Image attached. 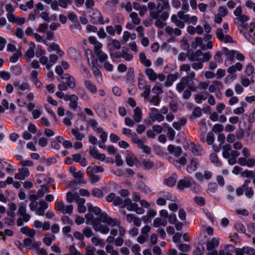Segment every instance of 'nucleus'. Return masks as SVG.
Masks as SVG:
<instances>
[{
	"instance_id": "f257e3e1",
	"label": "nucleus",
	"mask_w": 255,
	"mask_h": 255,
	"mask_svg": "<svg viewBox=\"0 0 255 255\" xmlns=\"http://www.w3.org/2000/svg\"><path fill=\"white\" fill-rule=\"evenodd\" d=\"M210 52L203 53L200 50H197L192 54L188 56L189 60L192 62L191 66L195 70L201 69L203 67V63L208 61L211 58Z\"/></svg>"
},
{
	"instance_id": "f03ea898",
	"label": "nucleus",
	"mask_w": 255,
	"mask_h": 255,
	"mask_svg": "<svg viewBox=\"0 0 255 255\" xmlns=\"http://www.w3.org/2000/svg\"><path fill=\"white\" fill-rule=\"evenodd\" d=\"M157 2V8L159 12L158 21H155L154 25L158 28L162 29L166 25V20L169 17V13L163 11L169 9L170 5L168 0H155Z\"/></svg>"
},
{
	"instance_id": "7ed1b4c3",
	"label": "nucleus",
	"mask_w": 255,
	"mask_h": 255,
	"mask_svg": "<svg viewBox=\"0 0 255 255\" xmlns=\"http://www.w3.org/2000/svg\"><path fill=\"white\" fill-rule=\"evenodd\" d=\"M195 73L192 71L180 79V82L176 84V90L178 93H181L185 90L186 88H187L190 91L195 92L198 88L195 83Z\"/></svg>"
},
{
	"instance_id": "20e7f679",
	"label": "nucleus",
	"mask_w": 255,
	"mask_h": 255,
	"mask_svg": "<svg viewBox=\"0 0 255 255\" xmlns=\"http://www.w3.org/2000/svg\"><path fill=\"white\" fill-rule=\"evenodd\" d=\"M91 213H88L85 215V218L88 221H92V225L94 230L96 232H99L103 234H107L110 231L109 227L106 225L101 223L103 222L102 220V216L103 214L108 215L106 213H103L100 214L98 218H94L93 215Z\"/></svg>"
},
{
	"instance_id": "39448f33",
	"label": "nucleus",
	"mask_w": 255,
	"mask_h": 255,
	"mask_svg": "<svg viewBox=\"0 0 255 255\" xmlns=\"http://www.w3.org/2000/svg\"><path fill=\"white\" fill-rule=\"evenodd\" d=\"M223 156L228 159L230 165H234L237 162L236 158L240 155V152L236 150H233L229 144H225L222 147Z\"/></svg>"
},
{
	"instance_id": "423d86ee",
	"label": "nucleus",
	"mask_w": 255,
	"mask_h": 255,
	"mask_svg": "<svg viewBox=\"0 0 255 255\" xmlns=\"http://www.w3.org/2000/svg\"><path fill=\"white\" fill-rule=\"evenodd\" d=\"M219 245V240L218 238H212L211 239L208 240L206 242V247L209 252L207 255H225V252L224 250H222L218 251L216 250H214Z\"/></svg>"
},
{
	"instance_id": "0eeeda50",
	"label": "nucleus",
	"mask_w": 255,
	"mask_h": 255,
	"mask_svg": "<svg viewBox=\"0 0 255 255\" xmlns=\"http://www.w3.org/2000/svg\"><path fill=\"white\" fill-rule=\"evenodd\" d=\"M102 220L103 223H106L107 226L111 227L117 226L119 229V232L121 237H123L126 234V230L124 227L120 225V221L116 218L113 219L108 215L103 214L102 216Z\"/></svg>"
},
{
	"instance_id": "6e6552de",
	"label": "nucleus",
	"mask_w": 255,
	"mask_h": 255,
	"mask_svg": "<svg viewBox=\"0 0 255 255\" xmlns=\"http://www.w3.org/2000/svg\"><path fill=\"white\" fill-rule=\"evenodd\" d=\"M89 192H67L66 194V200L69 203L75 201L78 203H85V199L81 196H89Z\"/></svg>"
},
{
	"instance_id": "1a4fd4ad",
	"label": "nucleus",
	"mask_w": 255,
	"mask_h": 255,
	"mask_svg": "<svg viewBox=\"0 0 255 255\" xmlns=\"http://www.w3.org/2000/svg\"><path fill=\"white\" fill-rule=\"evenodd\" d=\"M55 209L63 214L71 215L73 213V206L66 205L64 202H57L55 205Z\"/></svg>"
},
{
	"instance_id": "9d476101",
	"label": "nucleus",
	"mask_w": 255,
	"mask_h": 255,
	"mask_svg": "<svg viewBox=\"0 0 255 255\" xmlns=\"http://www.w3.org/2000/svg\"><path fill=\"white\" fill-rule=\"evenodd\" d=\"M149 117L152 122L157 121L158 122H161L164 119V116L159 113L158 109L155 108H152L150 109Z\"/></svg>"
},
{
	"instance_id": "9b49d317",
	"label": "nucleus",
	"mask_w": 255,
	"mask_h": 255,
	"mask_svg": "<svg viewBox=\"0 0 255 255\" xmlns=\"http://www.w3.org/2000/svg\"><path fill=\"white\" fill-rule=\"evenodd\" d=\"M147 7L149 9L150 17L155 20V21H158L159 19V11L157 10V6L153 2H149L147 4Z\"/></svg>"
},
{
	"instance_id": "f8f14e48",
	"label": "nucleus",
	"mask_w": 255,
	"mask_h": 255,
	"mask_svg": "<svg viewBox=\"0 0 255 255\" xmlns=\"http://www.w3.org/2000/svg\"><path fill=\"white\" fill-rule=\"evenodd\" d=\"M193 183L192 179L189 177H184L180 179L177 183V187L179 190H183L186 188L191 187Z\"/></svg>"
},
{
	"instance_id": "ddd939ff",
	"label": "nucleus",
	"mask_w": 255,
	"mask_h": 255,
	"mask_svg": "<svg viewBox=\"0 0 255 255\" xmlns=\"http://www.w3.org/2000/svg\"><path fill=\"white\" fill-rule=\"evenodd\" d=\"M235 254L236 255H255V250L249 247L237 248L235 250Z\"/></svg>"
},
{
	"instance_id": "4468645a",
	"label": "nucleus",
	"mask_w": 255,
	"mask_h": 255,
	"mask_svg": "<svg viewBox=\"0 0 255 255\" xmlns=\"http://www.w3.org/2000/svg\"><path fill=\"white\" fill-rule=\"evenodd\" d=\"M28 45L29 47L25 52V57H26L27 61H30L31 59L34 57L35 54V44L33 42H30Z\"/></svg>"
},
{
	"instance_id": "2eb2a0df",
	"label": "nucleus",
	"mask_w": 255,
	"mask_h": 255,
	"mask_svg": "<svg viewBox=\"0 0 255 255\" xmlns=\"http://www.w3.org/2000/svg\"><path fill=\"white\" fill-rule=\"evenodd\" d=\"M106 200L108 202H113L115 206L120 205L122 204V199L119 196H116L113 192H111L106 197Z\"/></svg>"
},
{
	"instance_id": "dca6fc26",
	"label": "nucleus",
	"mask_w": 255,
	"mask_h": 255,
	"mask_svg": "<svg viewBox=\"0 0 255 255\" xmlns=\"http://www.w3.org/2000/svg\"><path fill=\"white\" fill-rule=\"evenodd\" d=\"M136 204L132 203L130 199L126 198L124 201L122 200V204L120 206L123 208L126 207L128 210L132 211L135 209Z\"/></svg>"
},
{
	"instance_id": "f3484780",
	"label": "nucleus",
	"mask_w": 255,
	"mask_h": 255,
	"mask_svg": "<svg viewBox=\"0 0 255 255\" xmlns=\"http://www.w3.org/2000/svg\"><path fill=\"white\" fill-rule=\"evenodd\" d=\"M38 73L37 71L33 70L31 73L30 79L36 88L41 89L42 84L38 78Z\"/></svg>"
},
{
	"instance_id": "a211bd4d",
	"label": "nucleus",
	"mask_w": 255,
	"mask_h": 255,
	"mask_svg": "<svg viewBox=\"0 0 255 255\" xmlns=\"http://www.w3.org/2000/svg\"><path fill=\"white\" fill-rule=\"evenodd\" d=\"M91 17L95 20V22L99 23L101 24L105 23L102 14L98 10H93Z\"/></svg>"
},
{
	"instance_id": "6ab92c4d",
	"label": "nucleus",
	"mask_w": 255,
	"mask_h": 255,
	"mask_svg": "<svg viewBox=\"0 0 255 255\" xmlns=\"http://www.w3.org/2000/svg\"><path fill=\"white\" fill-rule=\"evenodd\" d=\"M249 20V17L245 14H242L234 19V22L236 25H242L243 28L246 27L244 23Z\"/></svg>"
},
{
	"instance_id": "aec40b11",
	"label": "nucleus",
	"mask_w": 255,
	"mask_h": 255,
	"mask_svg": "<svg viewBox=\"0 0 255 255\" xmlns=\"http://www.w3.org/2000/svg\"><path fill=\"white\" fill-rule=\"evenodd\" d=\"M26 210L25 205L22 203L19 206L18 212L19 214L23 217V220L24 222H28L30 219V215L26 213Z\"/></svg>"
},
{
	"instance_id": "412c9836",
	"label": "nucleus",
	"mask_w": 255,
	"mask_h": 255,
	"mask_svg": "<svg viewBox=\"0 0 255 255\" xmlns=\"http://www.w3.org/2000/svg\"><path fill=\"white\" fill-rule=\"evenodd\" d=\"M29 171L27 168H22L18 170V173L15 175V178L18 180H23L25 177L29 176Z\"/></svg>"
},
{
	"instance_id": "4be33fe9",
	"label": "nucleus",
	"mask_w": 255,
	"mask_h": 255,
	"mask_svg": "<svg viewBox=\"0 0 255 255\" xmlns=\"http://www.w3.org/2000/svg\"><path fill=\"white\" fill-rule=\"evenodd\" d=\"M127 156L126 160L127 164L129 166H132L137 161V159L134 154L130 151H126Z\"/></svg>"
},
{
	"instance_id": "5701e85b",
	"label": "nucleus",
	"mask_w": 255,
	"mask_h": 255,
	"mask_svg": "<svg viewBox=\"0 0 255 255\" xmlns=\"http://www.w3.org/2000/svg\"><path fill=\"white\" fill-rule=\"evenodd\" d=\"M89 41L91 44L94 45L95 52L102 50L103 44L98 41L95 37L90 36L89 38Z\"/></svg>"
},
{
	"instance_id": "b1692460",
	"label": "nucleus",
	"mask_w": 255,
	"mask_h": 255,
	"mask_svg": "<svg viewBox=\"0 0 255 255\" xmlns=\"http://www.w3.org/2000/svg\"><path fill=\"white\" fill-rule=\"evenodd\" d=\"M167 221L166 219L157 217L153 221V226L154 228H158L161 226L165 227L167 225Z\"/></svg>"
},
{
	"instance_id": "393cba45",
	"label": "nucleus",
	"mask_w": 255,
	"mask_h": 255,
	"mask_svg": "<svg viewBox=\"0 0 255 255\" xmlns=\"http://www.w3.org/2000/svg\"><path fill=\"white\" fill-rule=\"evenodd\" d=\"M167 150L170 153L177 157L180 155L182 152V149L180 147L175 146L172 144L168 145Z\"/></svg>"
},
{
	"instance_id": "a878e982",
	"label": "nucleus",
	"mask_w": 255,
	"mask_h": 255,
	"mask_svg": "<svg viewBox=\"0 0 255 255\" xmlns=\"http://www.w3.org/2000/svg\"><path fill=\"white\" fill-rule=\"evenodd\" d=\"M5 9L7 12L6 17L8 21H11L12 18H14L13 12L14 11V8L11 4H7L5 6Z\"/></svg>"
},
{
	"instance_id": "bb28decb",
	"label": "nucleus",
	"mask_w": 255,
	"mask_h": 255,
	"mask_svg": "<svg viewBox=\"0 0 255 255\" xmlns=\"http://www.w3.org/2000/svg\"><path fill=\"white\" fill-rule=\"evenodd\" d=\"M223 88V85L221 82L215 80L213 82V84L209 87V91L211 93H214L217 90H221Z\"/></svg>"
},
{
	"instance_id": "cd10ccee",
	"label": "nucleus",
	"mask_w": 255,
	"mask_h": 255,
	"mask_svg": "<svg viewBox=\"0 0 255 255\" xmlns=\"http://www.w3.org/2000/svg\"><path fill=\"white\" fill-rule=\"evenodd\" d=\"M52 179L48 176L40 174L37 175V182L42 185V184H48V182H50Z\"/></svg>"
},
{
	"instance_id": "c85d7f7f",
	"label": "nucleus",
	"mask_w": 255,
	"mask_h": 255,
	"mask_svg": "<svg viewBox=\"0 0 255 255\" xmlns=\"http://www.w3.org/2000/svg\"><path fill=\"white\" fill-rule=\"evenodd\" d=\"M20 232L28 236L29 238H34L36 233L35 230L30 229L27 226L24 227L20 229Z\"/></svg>"
},
{
	"instance_id": "c756f323",
	"label": "nucleus",
	"mask_w": 255,
	"mask_h": 255,
	"mask_svg": "<svg viewBox=\"0 0 255 255\" xmlns=\"http://www.w3.org/2000/svg\"><path fill=\"white\" fill-rule=\"evenodd\" d=\"M177 179V175L174 174H172L170 177L164 180V183L169 187H172L175 185Z\"/></svg>"
},
{
	"instance_id": "7c9ffc66",
	"label": "nucleus",
	"mask_w": 255,
	"mask_h": 255,
	"mask_svg": "<svg viewBox=\"0 0 255 255\" xmlns=\"http://www.w3.org/2000/svg\"><path fill=\"white\" fill-rule=\"evenodd\" d=\"M133 119L135 123L141 122L142 120V111L139 107H136L134 110Z\"/></svg>"
},
{
	"instance_id": "2f4dec72",
	"label": "nucleus",
	"mask_w": 255,
	"mask_h": 255,
	"mask_svg": "<svg viewBox=\"0 0 255 255\" xmlns=\"http://www.w3.org/2000/svg\"><path fill=\"white\" fill-rule=\"evenodd\" d=\"M62 79H65L67 81V85L71 89H73L75 86V79L68 74H65L61 77Z\"/></svg>"
},
{
	"instance_id": "473e14b6",
	"label": "nucleus",
	"mask_w": 255,
	"mask_h": 255,
	"mask_svg": "<svg viewBox=\"0 0 255 255\" xmlns=\"http://www.w3.org/2000/svg\"><path fill=\"white\" fill-rule=\"evenodd\" d=\"M84 86L86 89L92 93H95L97 91L96 85L89 80H86L84 82Z\"/></svg>"
},
{
	"instance_id": "72a5a7b5",
	"label": "nucleus",
	"mask_w": 255,
	"mask_h": 255,
	"mask_svg": "<svg viewBox=\"0 0 255 255\" xmlns=\"http://www.w3.org/2000/svg\"><path fill=\"white\" fill-rule=\"evenodd\" d=\"M198 161L196 159L191 160L190 164L187 167V171L189 173L195 171L197 169Z\"/></svg>"
},
{
	"instance_id": "f704fd0d",
	"label": "nucleus",
	"mask_w": 255,
	"mask_h": 255,
	"mask_svg": "<svg viewBox=\"0 0 255 255\" xmlns=\"http://www.w3.org/2000/svg\"><path fill=\"white\" fill-rule=\"evenodd\" d=\"M198 46H200L203 50L206 49V46L204 45L202 39L201 37H197L195 41L191 44V47L196 49Z\"/></svg>"
},
{
	"instance_id": "c9c22d12",
	"label": "nucleus",
	"mask_w": 255,
	"mask_h": 255,
	"mask_svg": "<svg viewBox=\"0 0 255 255\" xmlns=\"http://www.w3.org/2000/svg\"><path fill=\"white\" fill-rule=\"evenodd\" d=\"M78 100V97L74 95H71V98L70 100V103L69 104V107L70 109L75 110H76L78 107L77 101Z\"/></svg>"
},
{
	"instance_id": "e433bc0d",
	"label": "nucleus",
	"mask_w": 255,
	"mask_h": 255,
	"mask_svg": "<svg viewBox=\"0 0 255 255\" xmlns=\"http://www.w3.org/2000/svg\"><path fill=\"white\" fill-rule=\"evenodd\" d=\"M189 148L192 152L195 155H201V148L195 144L193 142L189 144Z\"/></svg>"
},
{
	"instance_id": "4c0bfd02",
	"label": "nucleus",
	"mask_w": 255,
	"mask_h": 255,
	"mask_svg": "<svg viewBox=\"0 0 255 255\" xmlns=\"http://www.w3.org/2000/svg\"><path fill=\"white\" fill-rule=\"evenodd\" d=\"M187 122V120L185 118L180 119L178 121L174 122L172 124L173 127L177 130H179L181 128V127L184 126Z\"/></svg>"
},
{
	"instance_id": "58836bf2",
	"label": "nucleus",
	"mask_w": 255,
	"mask_h": 255,
	"mask_svg": "<svg viewBox=\"0 0 255 255\" xmlns=\"http://www.w3.org/2000/svg\"><path fill=\"white\" fill-rule=\"evenodd\" d=\"M145 74L148 76V79L152 81H155L157 78L156 73L152 69L147 68L145 70Z\"/></svg>"
},
{
	"instance_id": "ea45409f",
	"label": "nucleus",
	"mask_w": 255,
	"mask_h": 255,
	"mask_svg": "<svg viewBox=\"0 0 255 255\" xmlns=\"http://www.w3.org/2000/svg\"><path fill=\"white\" fill-rule=\"evenodd\" d=\"M207 92H201L200 93L196 94L194 95V99L195 102L197 104H201L202 102V100H205L207 99V96L206 94Z\"/></svg>"
},
{
	"instance_id": "a19ab883",
	"label": "nucleus",
	"mask_w": 255,
	"mask_h": 255,
	"mask_svg": "<svg viewBox=\"0 0 255 255\" xmlns=\"http://www.w3.org/2000/svg\"><path fill=\"white\" fill-rule=\"evenodd\" d=\"M49 60L48 64L46 65V68L49 70L50 68L53 66L58 60V56L55 54H50L49 56Z\"/></svg>"
},
{
	"instance_id": "79ce46f5",
	"label": "nucleus",
	"mask_w": 255,
	"mask_h": 255,
	"mask_svg": "<svg viewBox=\"0 0 255 255\" xmlns=\"http://www.w3.org/2000/svg\"><path fill=\"white\" fill-rule=\"evenodd\" d=\"M139 59L141 63L146 67H150L151 65V61L146 58L145 54L143 52L139 53Z\"/></svg>"
},
{
	"instance_id": "37998d69",
	"label": "nucleus",
	"mask_w": 255,
	"mask_h": 255,
	"mask_svg": "<svg viewBox=\"0 0 255 255\" xmlns=\"http://www.w3.org/2000/svg\"><path fill=\"white\" fill-rule=\"evenodd\" d=\"M171 21L174 23L179 28H183L185 26L184 23L181 19L177 18L175 14H173L171 17Z\"/></svg>"
},
{
	"instance_id": "c03bdc74",
	"label": "nucleus",
	"mask_w": 255,
	"mask_h": 255,
	"mask_svg": "<svg viewBox=\"0 0 255 255\" xmlns=\"http://www.w3.org/2000/svg\"><path fill=\"white\" fill-rule=\"evenodd\" d=\"M243 65L241 63L237 62L235 65L230 67L227 72L230 74H233L236 72L237 70L241 71L242 69Z\"/></svg>"
},
{
	"instance_id": "a18cd8bd",
	"label": "nucleus",
	"mask_w": 255,
	"mask_h": 255,
	"mask_svg": "<svg viewBox=\"0 0 255 255\" xmlns=\"http://www.w3.org/2000/svg\"><path fill=\"white\" fill-rule=\"evenodd\" d=\"M108 45L109 48L112 47L114 50L115 49L119 50L121 48V43L117 39H112L110 40Z\"/></svg>"
},
{
	"instance_id": "49530a36",
	"label": "nucleus",
	"mask_w": 255,
	"mask_h": 255,
	"mask_svg": "<svg viewBox=\"0 0 255 255\" xmlns=\"http://www.w3.org/2000/svg\"><path fill=\"white\" fill-rule=\"evenodd\" d=\"M14 86L17 87L19 90L24 91L28 89L29 87V85L28 83L23 82L20 83L19 81H15L14 82Z\"/></svg>"
},
{
	"instance_id": "de8ad7c7",
	"label": "nucleus",
	"mask_w": 255,
	"mask_h": 255,
	"mask_svg": "<svg viewBox=\"0 0 255 255\" xmlns=\"http://www.w3.org/2000/svg\"><path fill=\"white\" fill-rule=\"evenodd\" d=\"M40 187L42 191L56 189L55 185L52 183V180L50 182H48V184L40 185Z\"/></svg>"
},
{
	"instance_id": "09e8293b",
	"label": "nucleus",
	"mask_w": 255,
	"mask_h": 255,
	"mask_svg": "<svg viewBox=\"0 0 255 255\" xmlns=\"http://www.w3.org/2000/svg\"><path fill=\"white\" fill-rule=\"evenodd\" d=\"M91 241L94 246H100L103 247L104 246V241L97 237H93L91 239Z\"/></svg>"
},
{
	"instance_id": "8fccbe9b",
	"label": "nucleus",
	"mask_w": 255,
	"mask_h": 255,
	"mask_svg": "<svg viewBox=\"0 0 255 255\" xmlns=\"http://www.w3.org/2000/svg\"><path fill=\"white\" fill-rule=\"evenodd\" d=\"M88 211L91 213H93L96 215H99L100 216V214H102L101 210L98 207H94L92 204L88 205Z\"/></svg>"
},
{
	"instance_id": "3c124183",
	"label": "nucleus",
	"mask_w": 255,
	"mask_h": 255,
	"mask_svg": "<svg viewBox=\"0 0 255 255\" xmlns=\"http://www.w3.org/2000/svg\"><path fill=\"white\" fill-rule=\"evenodd\" d=\"M138 147L142 149L143 151L145 152L146 154H149L150 152V148L148 146L144 145L143 143V141L141 140H140L138 141V142L136 143Z\"/></svg>"
},
{
	"instance_id": "603ef678",
	"label": "nucleus",
	"mask_w": 255,
	"mask_h": 255,
	"mask_svg": "<svg viewBox=\"0 0 255 255\" xmlns=\"http://www.w3.org/2000/svg\"><path fill=\"white\" fill-rule=\"evenodd\" d=\"M95 53L101 62L107 60L108 58L107 54L104 52L102 50L95 52Z\"/></svg>"
},
{
	"instance_id": "864d4df0",
	"label": "nucleus",
	"mask_w": 255,
	"mask_h": 255,
	"mask_svg": "<svg viewBox=\"0 0 255 255\" xmlns=\"http://www.w3.org/2000/svg\"><path fill=\"white\" fill-rule=\"evenodd\" d=\"M82 232L84 237H86V238H89L93 237L94 233L90 227L84 228L82 230Z\"/></svg>"
},
{
	"instance_id": "5fc2aeb1",
	"label": "nucleus",
	"mask_w": 255,
	"mask_h": 255,
	"mask_svg": "<svg viewBox=\"0 0 255 255\" xmlns=\"http://www.w3.org/2000/svg\"><path fill=\"white\" fill-rule=\"evenodd\" d=\"M241 79V85L245 87H248L251 82L253 83L254 82V80H250L248 78L246 77L245 76H241L240 77Z\"/></svg>"
},
{
	"instance_id": "6e6d98bb",
	"label": "nucleus",
	"mask_w": 255,
	"mask_h": 255,
	"mask_svg": "<svg viewBox=\"0 0 255 255\" xmlns=\"http://www.w3.org/2000/svg\"><path fill=\"white\" fill-rule=\"evenodd\" d=\"M72 134L75 136V138L78 140H81L85 136L84 134L81 133L76 129H72Z\"/></svg>"
},
{
	"instance_id": "4d7b16f0",
	"label": "nucleus",
	"mask_w": 255,
	"mask_h": 255,
	"mask_svg": "<svg viewBox=\"0 0 255 255\" xmlns=\"http://www.w3.org/2000/svg\"><path fill=\"white\" fill-rule=\"evenodd\" d=\"M129 16L132 19V22L135 24H139L140 22V19L138 17L136 12H132L130 13Z\"/></svg>"
},
{
	"instance_id": "13d9d810",
	"label": "nucleus",
	"mask_w": 255,
	"mask_h": 255,
	"mask_svg": "<svg viewBox=\"0 0 255 255\" xmlns=\"http://www.w3.org/2000/svg\"><path fill=\"white\" fill-rule=\"evenodd\" d=\"M250 183V181L246 180L244 184L237 190V191H251L252 189L249 187Z\"/></svg>"
},
{
	"instance_id": "bf43d9fd",
	"label": "nucleus",
	"mask_w": 255,
	"mask_h": 255,
	"mask_svg": "<svg viewBox=\"0 0 255 255\" xmlns=\"http://www.w3.org/2000/svg\"><path fill=\"white\" fill-rule=\"evenodd\" d=\"M97 133L100 134V137L102 141V143H105L108 138V133L107 132L104 131L103 128H101V131H98Z\"/></svg>"
},
{
	"instance_id": "052dcab7",
	"label": "nucleus",
	"mask_w": 255,
	"mask_h": 255,
	"mask_svg": "<svg viewBox=\"0 0 255 255\" xmlns=\"http://www.w3.org/2000/svg\"><path fill=\"white\" fill-rule=\"evenodd\" d=\"M11 21H9L11 22H15L18 25H22L25 22V18L23 17H16L14 15V18H12Z\"/></svg>"
},
{
	"instance_id": "680f3d73",
	"label": "nucleus",
	"mask_w": 255,
	"mask_h": 255,
	"mask_svg": "<svg viewBox=\"0 0 255 255\" xmlns=\"http://www.w3.org/2000/svg\"><path fill=\"white\" fill-rule=\"evenodd\" d=\"M119 189V187L117 184H116L114 182H110L105 187V188L104 190L111 191V190H118Z\"/></svg>"
},
{
	"instance_id": "e2e57ef3",
	"label": "nucleus",
	"mask_w": 255,
	"mask_h": 255,
	"mask_svg": "<svg viewBox=\"0 0 255 255\" xmlns=\"http://www.w3.org/2000/svg\"><path fill=\"white\" fill-rule=\"evenodd\" d=\"M83 175H84L83 172L81 171H79L78 172H76L73 175V176L74 178L80 179V182L81 183H86L85 180L83 179Z\"/></svg>"
},
{
	"instance_id": "0e129e2a",
	"label": "nucleus",
	"mask_w": 255,
	"mask_h": 255,
	"mask_svg": "<svg viewBox=\"0 0 255 255\" xmlns=\"http://www.w3.org/2000/svg\"><path fill=\"white\" fill-rule=\"evenodd\" d=\"M144 92L142 94V96L144 98H147L150 93V86L149 85H146L145 87H143Z\"/></svg>"
},
{
	"instance_id": "69168bd1",
	"label": "nucleus",
	"mask_w": 255,
	"mask_h": 255,
	"mask_svg": "<svg viewBox=\"0 0 255 255\" xmlns=\"http://www.w3.org/2000/svg\"><path fill=\"white\" fill-rule=\"evenodd\" d=\"M21 55L20 51H17L14 53L12 56L9 58V61L11 63H15L18 60L19 57Z\"/></svg>"
},
{
	"instance_id": "338daca9",
	"label": "nucleus",
	"mask_w": 255,
	"mask_h": 255,
	"mask_svg": "<svg viewBox=\"0 0 255 255\" xmlns=\"http://www.w3.org/2000/svg\"><path fill=\"white\" fill-rule=\"evenodd\" d=\"M254 71L253 66L251 64H248L246 67L245 72L248 76H250L253 73Z\"/></svg>"
},
{
	"instance_id": "774afa93",
	"label": "nucleus",
	"mask_w": 255,
	"mask_h": 255,
	"mask_svg": "<svg viewBox=\"0 0 255 255\" xmlns=\"http://www.w3.org/2000/svg\"><path fill=\"white\" fill-rule=\"evenodd\" d=\"M86 255H95V248L91 246H87L86 249Z\"/></svg>"
}]
</instances>
